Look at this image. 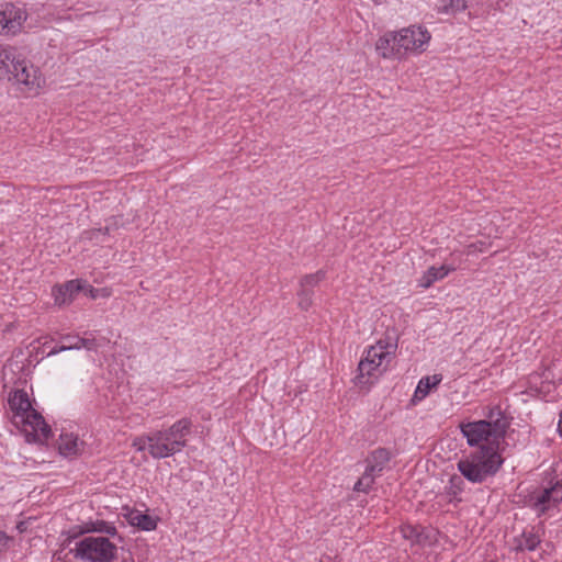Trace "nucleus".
<instances>
[{"label":"nucleus","mask_w":562,"mask_h":562,"mask_svg":"<svg viewBox=\"0 0 562 562\" xmlns=\"http://www.w3.org/2000/svg\"><path fill=\"white\" fill-rule=\"evenodd\" d=\"M376 476L378 475H375L372 472H369V470L366 469L362 476L356 482L353 490L357 492L367 493L374 483Z\"/></svg>","instance_id":"nucleus-24"},{"label":"nucleus","mask_w":562,"mask_h":562,"mask_svg":"<svg viewBox=\"0 0 562 562\" xmlns=\"http://www.w3.org/2000/svg\"><path fill=\"white\" fill-rule=\"evenodd\" d=\"M16 55L15 47L0 44V71L3 70L8 74Z\"/></svg>","instance_id":"nucleus-19"},{"label":"nucleus","mask_w":562,"mask_h":562,"mask_svg":"<svg viewBox=\"0 0 562 562\" xmlns=\"http://www.w3.org/2000/svg\"><path fill=\"white\" fill-rule=\"evenodd\" d=\"M108 232H109V228L105 227L104 229H102V228L90 229V231L86 232L85 234H86L87 238H89L91 240L92 239L99 240V235H101V234L105 235Z\"/></svg>","instance_id":"nucleus-29"},{"label":"nucleus","mask_w":562,"mask_h":562,"mask_svg":"<svg viewBox=\"0 0 562 562\" xmlns=\"http://www.w3.org/2000/svg\"><path fill=\"white\" fill-rule=\"evenodd\" d=\"M467 0H441L440 5L438 7V12L445 14H456L467 10Z\"/></svg>","instance_id":"nucleus-20"},{"label":"nucleus","mask_w":562,"mask_h":562,"mask_svg":"<svg viewBox=\"0 0 562 562\" xmlns=\"http://www.w3.org/2000/svg\"><path fill=\"white\" fill-rule=\"evenodd\" d=\"M540 543V539L537 535L532 532H524L517 541V550H528L533 551L538 544Z\"/></svg>","instance_id":"nucleus-22"},{"label":"nucleus","mask_w":562,"mask_h":562,"mask_svg":"<svg viewBox=\"0 0 562 562\" xmlns=\"http://www.w3.org/2000/svg\"><path fill=\"white\" fill-rule=\"evenodd\" d=\"M187 441L172 440L165 429L149 434V454L154 459H164L180 452Z\"/></svg>","instance_id":"nucleus-7"},{"label":"nucleus","mask_w":562,"mask_h":562,"mask_svg":"<svg viewBox=\"0 0 562 562\" xmlns=\"http://www.w3.org/2000/svg\"><path fill=\"white\" fill-rule=\"evenodd\" d=\"M430 33L422 26H408L396 32V45L401 57L409 50H423L430 40Z\"/></svg>","instance_id":"nucleus-6"},{"label":"nucleus","mask_w":562,"mask_h":562,"mask_svg":"<svg viewBox=\"0 0 562 562\" xmlns=\"http://www.w3.org/2000/svg\"><path fill=\"white\" fill-rule=\"evenodd\" d=\"M325 278V272L323 270H318L315 273L307 274L304 278H302L300 285L306 286L310 290H313L322 280Z\"/></svg>","instance_id":"nucleus-26"},{"label":"nucleus","mask_w":562,"mask_h":562,"mask_svg":"<svg viewBox=\"0 0 562 562\" xmlns=\"http://www.w3.org/2000/svg\"><path fill=\"white\" fill-rule=\"evenodd\" d=\"M86 284L79 280H70L53 290L55 302L59 305L71 302L76 295L85 291Z\"/></svg>","instance_id":"nucleus-12"},{"label":"nucleus","mask_w":562,"mask_h":562,"mask_svg":"<svg viewBox=\"0 0 562 562\" xmlns=\"http://www.w3.org/2000/svg\"><path fill=\"white\" fill-rule=\"evenodd\" d=\"M441 374H434L422 378L417 384L413 400H424L429 394L431 389L436 387L441 382Z\"/></svg>","instance_id":"nucleus-17"},{"label":"nucleus","mask_w":562,"mask_h":562,"mask_svg":"<svg viewBox=\"0 0 562 562\" xmlns=\"http://www.w3.org/2000/svg\"><path fill=\"white\" fill-rule=\"evenodd\" d=\"M401 532L405 539L419 542L420 530L417 526L405 525L401 528Z\"/></svg>","instance_id":"nucleus-27"},{"label":"nucleus","mask_w":562,"mask_h":562,"mask_svg":"<svg viewBox=\"0 0 562 562\" xmlns=\"http://www.w3.org/2000/svg\"><path fill=\"white\" fill-rule=\"evenodd\" d=\"M26 18V11L23 8L7 3L0 8V29L16 33Z\"/></svg>","instance_id":"nucleus-10"},{"label":"nucleus","mask_w":562,"mask_h":562,"mask_svg":"<svg viewBox=\"0 0 562 562\" xmlns=\"http://www.w3.org/2000/svg\"><path fill=\"white\" fill-rule=\"evenodd\" d=\"M8 74H11L18 83L24 85L29 90H36L41 87L38 69L19 53Z\"/></svg>","instance_id":"nucleus-8"},{"label":"nucleus","mask_w":562,"mask_h":562,"mask_svg":"<svg viewBox=\"0 0 562 562\" xmlns=\"http://www.w3.org/2000/svg\"><path fill=\"white\" fill-rule=\"evenodd\" d=\"M456 268L451 265L443 263L439 267H429L418 279V285L424 289L430 288L435 282L442 280Z\"/></svg>","instance_id":"nucleus-13"},{"label":"nucleus","mask_w":562,"mask_h":562,"mask_svg":"<svg viewBox=\"0 0 562 562\" xmlns=\"http://www.w3.org/2000/svg\"><path fill=\"white\" fill-rule=\"evenodd\" d=\"M396 44V32H386L376 41L375 50L385 59L401 58L400 48Z\"/></svg>","instance_id":"nucleus-11"},{"label":"nucleus","mask_w":562,"mask_h":562,"mask_svg":"<svg viewBox=\"0 0 562 562\" xmlns=\"http://www.w3.org/2000/svg\"><path fill=\"white\" fill-rule=\"evenodd\" d=\"M133 446L138 451L148 450L149 451V435L146 437L136 438L133 442Z\"/></svg>","instance_id":"nucleus-28"},{"label":"nucleus","mask_w":562,"mask_h":562,"mask_svg":"<svg viewBox=\"0 0 562 562\" xmlns=\"http://www.w3.org/2000/svg\"><path fill=\"white\" fill-rule=\"evenodd\" d=\"M85 290H88L89 296H91L92 299H94L97 296L95 295V290L92 286L86 284Z\"/></svg>","instance_id":"nucleus-32"},{"label":"nucleus","mask_w":562,"mask_h":562,"mask_svg":"<svg viewBox=\"0 0 562 562\" xmlns=\"http://www.w3.org/2000/svg\"><path fill=\"white\" fill-rule=\"evenodd\" d=\"M102 528H98V531L105 532L108 535H115L116 528L114 526H108L105 522H102Z\"/></svg>","instance_id":"nucleus-30"},{"label":"nucleus","mask_w":562,"mask_h":562,"mask_svg":"<svg viewBox=\"0 0 562 562\" xmlns=\"http://www.w3.org/2000/svg\"><path fill=\"white\" fill-rule=\"evenodd\" d=\"M58 449L65 457L77 454L78 438L69 434H61L58 441Z\"/></svg>","instance_id":"nucleus-18"},{"label":"nucleus","mask_w":562,"mask_h":562,"mask_svg":"<svg viewBox=\"0 0 562 562\" xmlns=\"http://www.w3.org/2000/svg\"><path fill=\"white\" fill-rule=\"evenodd\" d=\"M390 461V452L386 449L379 448L371 452L367 458V470L380 476L386 463Z\"/></svg>","instance_id":"nucleus-15"},{"label":"nucleus","mask_w":562,"mask_h":562,"mask_svg":"<svg viewBox=\"0 0 562 562\" xmlns=\"http://www.w3.org/2000/svg\"><path fill=\"white\" fill-rule=\"evenodd\" d=\"M192 420L188 417L181 418L165 429L172 440L187 441L186 437L191 432Z\"/></svg>","instance_id":"nucleus-16"},{"label":"nucleus","mask_w":562,"mask_h":562,"mask_svg":"<svg viewBox=\"0 0 562 562\" xmlns=\"http://www.w3.org/2000/svg\"><path fill=\"white\" fill-rule=\"evenodd\" d=\"M72 551L75 558L82 562H112L116 558L117 548L106 537L89 536L76 542Z\"/></svg>","instance_id":"nucleus-4"},{"label":"nucleus","mask_w":562,"mask_h":562,"mask_svg":"<svg viewBox=\"0 0 562 562\" xmlns=\"http://www.w3.org/2000/svg\"><path fill=\"white\" fill-rule=\"evenodd\" d=\"M396 349V344L379 340L370 346L358 364L359 374L357 379L362 382L366 376H372L384 363L389 362Z\"/></svg>","instance_id":"nucleus-5"},{"label":"nucleus","mask_w":562,"mask_h":562,"mask_svg":"<svg viewBox=\"0 0 562 562\" xmlns=\"http://www.w3.org/2000/svg\"><path fill=\"white\" fill-rule=\"evenodd\" d=\"M531 506L538 512V515L544 514L548 509L562 502V480H558L550 487L535 493L530 497Z\"/></svg>","instance_id":"nucleus-9"},{"label":"nucleus","mask_w":562,"mask_h":562,"mask_svg":"<svg viewBox=\"0 0 562 562\" xmlns=\"http://www.w3.org/2000/svg\"><path fill=\"white\" fill-rule=\"evenodd\" d=\"M8 418L14 427L34 441H46L52 429L44 417L32 406L29 394L23 390H13L8 396Z\"/></svg>","instance_id":"nucleus-1"},{"label":"nucleus","mask_w":562,"mask_h":562,"mask_svg":"<svg viewBox=\"0 0 562 562\" xmlns=\"http://www.w3.org/2000/svg\"><path fill=\"white\" fill-rule=\"evenodd\" d=\"M558 429H559L560 434L562 435V411H561V414H560V420H559V424H558Z\"/></svg>","instance_id":"nucleus-33"},{"label":"nucleus","mask_w":562,"mask_h":562,"mask_svg":"<svg viewBox=\"0 0 562 562\" xmlns=\"http://www.w3.org/2000/svg\"><path fill=\"white\" fill-rule=\"evenodd\" d=\"M64 341L66 342L65 345L75 344V340H71V339L70 340H65L64 339Z\"/></svg>","instance_id":"nucleus-34"},{"label":"nucleus","mask_w":562,"mask_h":562,"mask_svg":"<svg viewBox=\"0 0 562 562\" xmlns=\"http://www.w3.org/2000/svg\"><path fill=\"white\" fill-rule=\"evenodd\" d=\"M464 486V482L461 476L452 475L447 485V494L451 497V499H457V497L462 493Z\"/></svg>","instance_id":"nucleus-23"},{"label":"nucleus","mask_w":562,"mask_h":562,"mask_svg":"<svg viewBox=\"0 0 562 562\" xmlns=\"http://www.w3.org/2000/svg\"><path fill=\"white\" fill-rule=\"evenodd\" d=\"M9 540L10 537L4 531L0 530V551L7 548Z\"/></svg>","instance_id":"nucleus-31"},{"label":"nucleus","mask_w":562,"mask_h":562,"mask_svg":"<svg viewBox=\"0 0 562 562\" xmlns=\"http://www.w3.org/2000/svg\"><path fill=\"white\" fill-rule=\"evenodd\" d=\"M63 339L65 340H75V344H69V345H61L59 347H55L53 348L48 353L47 356H54V355H57L58 352L60 351H66V350H71V349H81V348H85L87 350H95L97 347H98V342L95 340L94 337H91V338H88V337H71V336H66L64 337Z\"/></svg>","instance_id":"nucleus-14"},{"label":"nucleus","mask_w":562,"mask_h":562,"mask_svg":"<svg viewBox=\"0 0 562 562\" xmlns=\"http://www.w3.org/2000/svg\"><path fill=\"white\" fill-rule=\"evenodd\" d=\"M313 294H314L313 290H310L306 286H301L300 291L297 292V297H299L297 304L301 310L307 311L312 306Z\"/></svg>","instance_id":"nucleus-25"},{"label":"nucleus","mask_w":562,"mask_h":562,"mask_svg":"<svg viewBox=\"0 0 562 562\" xmlns=\"http://www.w3.org/2000/svg\"><path fill=\"white\" fill-rule=\"evenodd\" d=\"M130 519L132 525L146 531L154 530L157 526L156 520L146 514L132 513Z\"/></svg>","instance_id":"nucleus-21"},{"label":"nucleus","mask_w":562,"mask_h":562,"mask_svg":"<svg viewBox=\"0 0 562 562\" xmlns=\"http://www.w3.org/2000/svg\"><path fill=\"white\" fill-rule=\"evenodd\" d=\"M503 464V459L493 446H480L458 461V470L471 483H482L493 476Z\"/></svg>","instance_id":"nucleus-2"},{"label":"nucleus","mask_w":562,"mask_h":562,"mask_svg":"<svg viewBox=\"0 0 562 562\" xmlns=\"http://www.w3.org/2000/svg\"><path fill=\"white\" fill-rule=\"evenodd\" d=\"M509 424L504 418L461 423L460 430L469 446H493L498 451L499 441L505 437Z\"/></svg>","instance_id":"nucleus-3"}]
</instances>
